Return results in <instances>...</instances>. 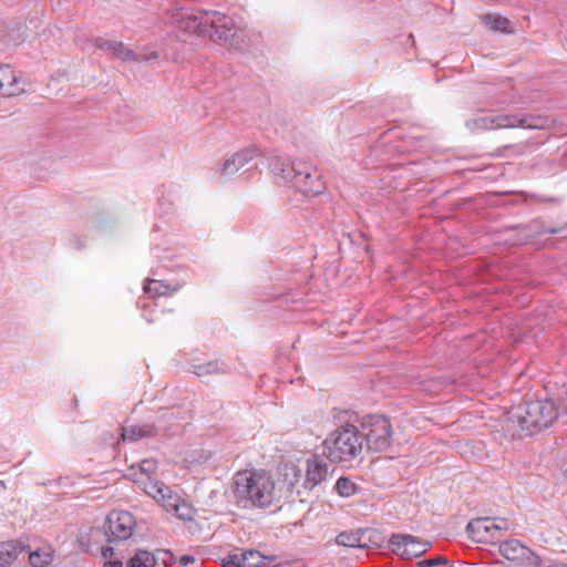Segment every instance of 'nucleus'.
<instances>
[{"label": "nucleus", "mask_w": 567, "mask_h": 567, "mask_svg": "<svg viewBox=\"0 0 567 567\" xmlns=\"http://www.w3.org/2000/svg\"><path fill=\"white\" fill-rule=\"evenodd\" d=\"M175 23L179 31L207 35L228 49L241 50L248 44L246 31L236 27L233 18L217 11H182L176 14Z\"/></svg>", "instance_id": "obj_1"}, {"label": "nucleus", "mask_w": 567, "mask_h": 567, "mask_svg": "<svg viewBox=\"0 0 567 567\" xmlns=\"http://www.w3.org/2000/svg\"><path fill=\"white\" fill-rule=\"evenodd\" d=\"M509 420L516 422L520 435H533L551 426L567 416V391L557 401L554 399L525 401L508 412Z\"/></svg>", "instance_id": "obj_2"}, {"label": "nucleus", "mask_w": 567, "mask_h": 567, "mask_svg": "<svg viewBox=\"0 0 567 567\" xmlns=\"http://www.w3.org/2000/svg\"><path fill=\"white\" fill-rule=\"evenodd\" d=\"M275 482L266 472H238L233 483V493L243 507H267L274 501Z\"/></svg>", "instance_id": "obj_3"}, {"label": "nucleus", "mask_w": 567, "mask_h": 567, "mask_svg": "<svg viewBox=\"0 0 567 567\" xmlns=\"http://www.w3.org/2000/svg\"><path fill=\"white\" fill-rule=\"evenodd\" d=\"M363 449L359 427L346 423L332 431L323 441V455L332 463H346L357 458Z\"/></svg>", "instance_id": "obj_4"}, {"label": "nucleus", "mask_w": 567, "mask_h": 567, "mask_svg": "<svg viewBox=\"0 0 567 567\" xmlns=\"http://www.w3.org/2000/svg\"><path fill=\"white\" fill-rule=\"evenodd\" d=\"M361 439L370 452H384L393 442L391 421L383 414H367L359 422Z\"/></svg>", "instance_id": "obj_5"}, {"label": "nucleus", "mask_w": 567, "mask_h": 567, "mask_svg": "<svg viewBox=\"0 0 567 567\" xmlns=\"http://www.w3.org/2000/svg\"><path fill=\"white\" fill-rule=\"evenodd\" d=\"M290 471L295 477V481H289L287 485V489L290 492V496L293 494L297 495L299 502H305L303 498L300 497L301 489L299 485V478L301 477V472L297 470L295 466L290 467ZM328 476V465L323 461H318L316 458L307 461V472L306 477L301 484V487L311 491L319 483L324 481Z\"/></svg>", "instance_id": "obj_6"}, {"label": "nucleus", "mask_w": 567, "mask_h": 567, "mask_svg": "<svg viewBox=\"0 0 567 567\" xmlns=\"http://www.w3.org/2000/svg\"><path fill=\"white\" fill-rule=\"evenodd\" d=\"M135 526L134 516L126 511H113L106 518L103 526L104 536L107 543L126 540L132 536Z\"/></svg>", "instance_id": "obj_7"}, {"label": "nucleus", "mask_w": 567, "mask_h": 567, "mask_svg": "<svg viewBox=\"0 0 567 567\" xmlns=\"http://www.w3.org/2000/svg\"><path fill=\"white\" fill-rule=\"evenodd\" d=\"M392 551L403 559H412L427 551L431 544L406 534H392L390 538Z\"/></svg>", "instance_id": "obj_8"}, {"label": "nucleus", "mask_w": 567, "mask_h": 567, "mask_svg": "<svg viewBox=\"0 0 567 567\" xmlns=\"http://www.w3.org/2000/svg\"><path fill=\"white\" fill-rule=\"evenodd\" d=\"M95 47L100 50L105 51L106 53L113 55L114 58H117L122 61H136V62H143V61H151L157 59V52L152 51L150 53H137L128 48H126L122 42L114 41V40H106L103 38H96Z\"/></svg>", "instance_id": "obj_9"}, {"label": "nucleus", "mask_w": 567, "mask_h": 567, "mask_svg": "<svg viewBox=\"0 0 567 567\" xmlns=\"http://www.w3.org/2000/svg\"><path fill=\"white\" fill-rule=\"evenodd\" d=\"M306 162H290L288 159L274 158L270 162V169L277 181L291 183L297 188V182L300 176L308 178Z\"/></svg>", "instance_id": "obj_10"}, {"label": "nucleus", "mask_w": 567, "mask_h": 567, "mask_svg": "<svg viewBox=\"0 0 567 567\" xmlns=\"http://www.w3.org/2000/svg\"><path fill=\"white\" fill-rule=\"evenodd\" d=\"M565 228H567V223L564 224L561 227H546L542 219L536 218L529 221L528 224L516 225L513 227H508L507 229L518 231V238H516L513 244H523L543 234H559Z\"/></svg>", "instance_id": "obj_11"}, {"label": "nucleus", "mask_w": 567, "mask_h": 567, "mask_svg": "<svg viewBox=\"0 0 567 567\" xmlns=\"http://www.w3.org/2000/svg\"><path fill=\"white\" fill-rule=\"evenodd\" d=\"M511 120H514L511 114L485 115L467 120L465 126L477 134L487 130L511 128Z\"/></svg>", "instance_id": "obj_12"}, {"label": "nucleus", "mask_w": 567, "mask_h": 567, "mask_svg": "<svg viewBox=\"0 0 567 567\" xmlns=\"http://www.w3.org/2000/svg\"><path fill=\"white\" fill-rule=\"evenodd\" d=\"M122 442H136L142 439H154L161 434L159 425L153 422H144L134 425H124L120 427Z\"/></svg>", "instance_id": "obj_13"}, {"label": "nucleus", "mask_w": 567, "mask_h": 567, "mask_svg": "<svg viewBox=\"0 0 567 567\" xmlns=\"http://www.w3.org/2000/svg\"><path fill=\"white\" fill-rule=\"evenodd\" d=\"M255 148H244L237 153H234L231 156L227 157L220 168L219 173L221 176H230L238 172L239 168L245 166L256 156Z\"/></svg>", "instance_id": "obj_14"}, {"label": "nucleus", "mask_w": 567, "mask_h": 567, "mask_svg": "<svg viewBox=\"0 0 567 567\" xmlns=\"http://www.w3.org/2000/svg\"><path fill=\"white\" fill-rule=\"evenodd\" d=\"M308 178L300 176L297 182V189L307 196H317L324 190V184L321 176L317 173L316 168L307 163Z\"/></svg>", "instance_id": "obj_15"}, {"label": "nucleus", "mask_w": 567, "mask_h": 567, "mask_svg": "<svg viewBox=\"0 0 567 567\" xmlns=\"http://www.w3.org/2000/svg\"><path fill=\"white\" fill-rule=\"evenodd\" d=\"M29 549V545H27L22 540H8L0 543V567H10L19 554L24 553V550Z\"/></svg>", "instance_id": "obj_16"}, {"label": "nucleus", "mask_w": 567, "mask_h": 567, "mask_svg": "<svg viewBox=\"0 0 567 567\" xmlns=\"http://www.w3.org/2000/svg\"><path fill=\"white\" fill-rule=\"evenodd\" d=\"M507 528V520L505 518L489 517L473 519L466 526V530L473 534H481V532L491 533L493 530L501 532L506 530Z\"/></svg>", "instance_id": "obj_17"}, {"label": "nucleus", "mask_w": 567, "mask_h": 567, "mask_svg": "<svg viewBox=\"0 0 567 567\" xmlns=\"http://www.w3.org/2000/svg\"><path fill=\"white\" fill-rule=\"evenodd\" d=\"M18 78L9 64H0V94L12 96L22 92Z\"/></svg>", "instance_id": "obj_18"}, {"label": "nucleus", "mask_w": 567, "mask_h": 567, "mask_svg": "<svg viewBox=\"0 0 567 567\" xmlns=\"http://www.w3.org/2000/svg\"><path fill=\"white\" fill-rule=\"evenodd\" d=\"M179 411L171 408L162 409L159 414L156 416L155 422L159 425V432L166 436L174 435L176 433V426L179 425Z\"/></svg>", "instance_id": "obj_19"}, {"label": "nucleus", "mask_w": 567, "mask_h": 567, "mask_svg": "<svg viewBox=\"0 0 567 567\" xmlns=\"http://www.w3.org/2000/svg\"><path fill=\"white\" fill-rule=\"evenodd\" d=\"M279 565L276 556H265L255 549L241 553V567H279Z\"/></svg>", "instance_id": "obj_20"}, {"label": "nucleus", "mask_w": 567, "mask_h": 567, "mask_svg": "<svg viewBox=\"0 0 567 567\" xmlns=\"http://www.w3.org/2000/svg\"><path fill=\"white\" fill-rule=\"evenodd\" d=\"M514 120H511L512 127H523L529 130H543L549 125V118L547 116L534 115V114H511Z\"/></svg>", "instance_id": "obj_21"}, {"label": "nucleus", "mask_w": 567, "mask_h": 567, "mask_svg": "<svg viewBox=\"0 0 567 567\" xmlns=\"http://www.w3.org/2000/svg\"><path fill=\"white\" fill-rule=\"evenodd\" d=\"M192 371L199 378L215 375V374H227L230 372L229 365L221 360L208 361L206 363L193 364Z\"/></svg>", "instance_id": "obj_22"}, {"label": "nucleus", "mask_w": 567, "mask_h": 567, "mask_svg": "<svg viewBox=\"0 0 567 567\" xmlns=\"http://www.w3.org/2000/svg\"><path fill=\"white\" fill-rule=\"evenodd\" d=\"M499 553L507 560L514 561L524 557V553H527V547L518 539H508L501 543Z\"/></svg>", "instance_id": "obj_23"}, {"label": "nucleus", "mask_w": 567, "mask_h": 567, "mask_svg": "<svg viewBox=\"0 0 567 567\" xmlns=\"http://www.w3.org/2000/svg\"><path fill=\"white\" fill-rule=\"evenodd\" d=\"M29 555V563L32 567H45L51 564L53 559L51 548H37L31 550L30 548L24 550Z\"/></svg>", "instance_id": "obj_24"}, {"label": "nucleus", "mask_w": 567, "mask_h": 567, "mask_svg": "<svg viewBox=\"0 0 567 567\" xmlns=\"http://www.w3.org/2000/svg\"><path fill=\"white\" fill-rule=\"evenodd\" d=\"M365 532L358 529L355 532H341L336 537V543L340 546L346 547H364L362 544V537Z\"/></svg>", "instance_id": "obj_25"}, {"label": "nucleus", "mask_w": 567, "mask_h": 567, "mask_svg": "<svg viewBox=\"0 0 567 567\" xmlns=\"http://www.w3.org/2000/svg\"><path fill=\"white\" fill-rule=\"evenodd\" d=\"M482 22L491 30L501 31L503 33H513V30L508 29L509 20L505 17L487 13L482 16Z\"/></svg>", "instance_id": "obj_26"}, {"label": "nucleus", "mask_w": 567, "mask_h": 567, "mask_svg": "<svg viewBox=\"0 0 567 567\" xmlns=\"http://www.w3.org/2000/svg\"><path fill=\"white\" fill-rule=\"evenodd\" d=\"M155 564L156 558L151 551L137 549L134 556L127 560L126 567H155Z\"/></svg>", "instance_id": "obj_27"}, {"label": "nucleus", "mask_w": 567, "mask_h": 567, "mask_svg": "<svg viewBox=\"0 0 567 567\" xmlns=\"http://www.w3.org/2000/svg\"><path fill=\"white\" fill-rule=\"evenodd\" d=\"M143 289L151 298L167 296L171 293L169 285L155 279H147Z\"/></svg>", "instance_id": "obj_28"}, {"label": "nucleus", "mask_w": 567, "mask_h": 567, "mask_svg": "<svg viewBox=\"0 0 567 567\" xmlns=\"http://www.w3.org/2000/svg\"><path fill=\"white\" fill-rule=\"evenodd\" d=\"M337 493L342 497H350L357 493L358 486L350 478L341 476L334 484L333 487Z\"/></svg>", "instance_id": "obj_29"}, {"label": "nucleus", "mask_w": 567, "mask_h": 567, "mask_svg": "<svg viewBox=\"0 0 567 567\" xmlns=\"http://www.w3.org/2000/svg\"><path fill=\"white\" fill-rule=\"evenodd\" d=\"M450 560L445 556H435L430 558H424L416 563L417 567H437L443 565H449Z\"/></svg>", "instance_id": "obj_30"}, {"label": "nucleus", "mask_w": 567, "mask_h": 567, "mask_svg": "<svg viewBox=\"0 0 567 567\" xmlns=\"http://www.w3.org/2000/svg\"><path fill=\"white\" fill-rule=\"evenodd\" d=\"M221 567H241V554H228L221 559Z\"/></svg>", "instance_id": "obj_31"}, {"label": "nucleus", "mask_w": 567, "mask_h": 567, "mask_svg": "<svg viewBox=\"0 0 567 567\" xmlns=\"http://www.w3.org/2000/svg\"><path fill=\"white\" fill-rule=\"evenodd\" d=\"M86 237L72 234L69 238V245L75 250H82L85 247Z\"/></svg>", "instance_id": "obj_32"}, {"label": "nucleus", "mask_w": 567, "mask_h": 567, "mask_svg": "<svg viewBox=\"0 0 567 567\" xmlns=\"http://www.w3.org/2000/svg\"><path fill=\"white\" fill-rule=\"evenodd\" d=\"M522 559H525L527 564L533 567H542L540 557L534 551H532L529 548H527V553H524V557Z\"/></svg>", "instance_id": "obj_33"}, {"label": "nucleus", "mask_w": 567, "mask_h": 567, "mask_svg": "<svg viewBox=\"0 0 567 567\" xmlns=\"http://www.w3.org/2000/svg\"><path fill=\"white\" fill-rule=\"evenodd\" d=\"M157 553H158V557H161L162 563L165 566H171L172 564H174L176 561L174 554L169 549H161Z\"/></svg>", "instance_id": "obj_34"}, {"label": "nucleus", "mask_w": 567, "mask_h": 567, "mask_svg": "<svg viewBox=\"0 0 567 567\" xmlns=\"http://www.w3.org/2000/svg\"><path fill=\"white\" fill-rule=\"evenodd\" d=\"M101 555L105 560L112 559V556L114 555V548L111 546H102Z\"/></svg>", "instance_id": "obj_35"}, {"label": "nucleus", "mask_w": 567, "mask_h": 567, "mask_svg": "<svg viewBox=\"0 0 567 567\" xmlns=\"http://www.w3.org/2000/svg\"><path fill=\"white\" fill-rule=\"evenodd\" d=\"M195 557L192 556V555H183L178 558V563L182 565V566H187L189 564H193L195 563Z\"/></svg>", "instance_id": "obj_36"}, {"label": "nucleus", "mask_w": 567, "mask_h": 567, "mask_svg": "<svg viewBox=\"0 0 567 567\" xmlns=\"http://www.w3.org/2000/svg\"><path fill=\"white\" fill-rule=\"evenodd\" d=\"M104 567H123V561L120 558L109 559L104 561Z\"/></svg>", "instance_id": "obj_37"}, {"label": "nucleus", "mask_w": 567, "mask_h": 567, "mask_svg": "<svg viewBox=\"0 0 567 567\" xmlns=\"http://www.w3.org/2000/svg\"><path fill=\"white\" fill-rule=\"evenodd\" d=\"M148 465H151V463H150L148 461H143V462L141 463V471H142V472L147 471V470H148Z\"/></svg>", "instance_id": "obj_38"}, {"label": "nucleus", "mask_w": 567, "mask_h": 567, "mask_svg": "<svg viewBox=\"0 0 567 567\" xmlns=\"http://www.w3.org/2000/svg\"><path fill=\"white\" fill-rule=\"evenodd\" d=\"M519 195L524 197V199H523L524 203L528 202V195L527 194L522 192V193H519Z\"/></svg>", "instance_id": "obj_39"}, {"label": "nucleus", "mask_w": 567, "mask_h": 567, "mask_svg": "<svg viewBox=\"0 0 567 567\" xmlns=\"http://www.w3.org/2000/svg\"><path fill=\"white\" fill-rule=\"evenodd\" d=\"M165 491L169 492V489L167 487H165ZM163 492H164V488H158V493L162 494V497H165V494Z\"/></svg>", "instance_id": "obj_40"}, {"label": "nucleus", "mask_w": 567, "mask_h": 567, "mask_svg": "<svg viewBox=\"0 0 567 567\" xmlns=\"http://www.w3.org/2000/svg\"><path fill=\"white\" fill-rule=\"evenodd\" d=\"M73 405L78 406V399L76 398L73 399Z\"/></svg>", "instance_id": "obj_41"}, {"label": "nucleus", "mask_w": 567, "mask_h": 567, "mask_svg": "<svg viewBox=\"0 0 567 567\" xmlns=\"http://www.w3.org/2000/svg\"><path fill=\"white\" fill-rule=\"evenodd\" d=\"M183 514H185V511H182V514H178V516L184 518Z\"/></svg>", "instance_id": "obj_42"}, {"label": "nucleus", "mask_w": 567, "mask_h": 567, "mask_svg": "<svg viewBox=\"0 0 567 567\" xmlns=\"http://www.w3.org/2000/svg\"><path fill=\"white\" fill-rule=\"evenodd\" d=\"M183 514H185V511H182V514H178V516L184 518Z\"/></svg>", "instance_id": "obj_43"}, {"label": "nucleus", "mask_w": 567, "mask_h": 567, "mask_svg": "<svg viewBox=\"0 0 567 567\" xmlns=\"http://www.w3.org/2000/svg\"><path fill=\"white\" fill-rule=\"evenodd\" d=\"M121 441H122L121 439H120V440H117V441H116V444H120V443H121Z\"/></svg>", "instance_id": "obj_44"}, {"label": "nucleus", "mask_w": 567, "mask_h": 567, "mask_svg": "<svg viewBox=\"0 0 567 567\" xmlns=\"http://www.w3.org/2000/svg\"><path fill=\"white\" fill-rule=\"evenodd\" d=\"M121 441H122L121 439H120V440H117V441H116V444H120V443H121Z\"/></svg>", "instance_id": "obj_45"}, {"label": "nucleus", "mask_w": 567, "mask_h": 567, "mask_svg": "<svg viewBox=\"0 0 567 567\" xmlns=\"http://www.w3.org/2000/svg\"><path fill=\"white\" fill-rule=\"evenodd\" d=\"M561 567H567V565H563Z\"/></svg>", "instance_id": "obj_46"}]
</instances>
